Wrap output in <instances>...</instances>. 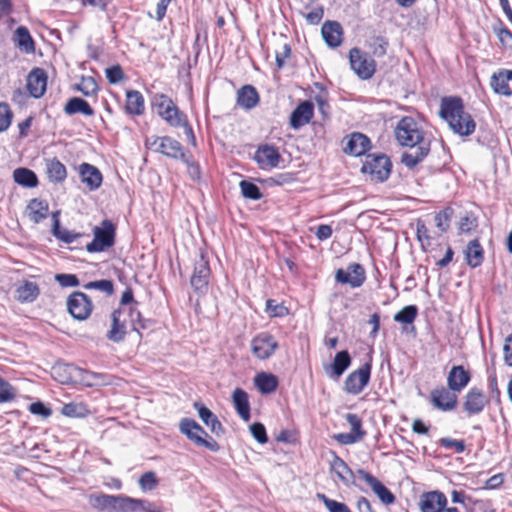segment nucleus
<instances>
[{
  "label": "nucleus",
  "instance_id": "obj_1",
  "mask_svg": "<svg viewBox=\"0 0 512 512\" xmlns=\"http://www.w3.org/2000/svg\"><path fill=\"white\" fill-rule=\"evenodd\" d=\"M395 137L401 146H407L409 151L401 155V162L408 168H414L430 151V143L423 137L417 121L412 117H403L395 128Z\"/></svg>",
  "mask_w": 512,
  "mask_h": 512
},
{
  "label": "nucleus",
  "instance_id": "obj_2",
  "mask_svg": "<svg viewBox=\"0 0 512 512\" xmlns=\"http://www.w3.org/2000/svg\"><path fill=\"white\" fill-rule=\"evenodd\" d=\"M439 113L454 133L460 136H469L474 133L476 128L475 121L464 110L463 102L460 98H443Z\"/></svg>",
  "mask_w": 512,
  "mask_h": 512
},
{
  "label": "nucleus",
  "instance_id": "obj_3",
  "mask_svg": "<svg viewBox=\"0 0 512 512\" xmlns=\"http://www.w3.org/2000/svg\"><path fill=\"white\" fill-rule=\"evenodd\" d=\"M151 105L157 114L172 127L186 124V115L174 104L172 99L163 93H156L151 99Z\"/></svg>",
  "mask_w": 512,
  "mask_h": 512
},
{
  "label": "nucleus",
  "instance_id": "obj_4",
  "mask_svg": "<svg viewBox=\"0 0 512 512\" xmlns=\"http://www.w3.org/2000/svg\"><path fill=\"white\" fill-rule=\"evenodd\" d=\"M91 505L101 511L106 512V510H117L122 512H132L136 509L142 507L143 501L132 499L123 496H113V495H98L90 497Z\"/></svg>",
  "mask_w": 512,
  "mask_h": 512
},
{
  "label": "nucleus",
  "instance_id": "obj_5",
  "mask_svg": "<svg viewBox=\"0 0 512 512\" xmlns=\"http://www.w3.org/2000/svg\"><path fill=\"white\" fill-rule=\"evenodd\" d=\"M179 430L196 446L205 447L210 451L219 450V444L194 420L183 418L179 423Z\"/></svg>",
  "mask_w": 512,
  "mask_h": 512
},
{
  "label": "nucleus",
  "instance_id": "obj_6",
  "mask_svg": "<svg viewBox=\"0 0 512 512\" xmlns=\"http://www.w3.org/2000/svg\"><path fill=\"white\" fill-rule=\"evenodd\" d=\"M392 164L384 154H368L362 165L361 171L368 174L375 182H383L391 173Z\"/></svg>",
  "mask_w": 512,
  "mask_h": 512
},
{
  "label": "nucleus",
  "instance_id": "obj_7",
  "mask_svg": "<svg viewBox=\"0 0 512 512\" xmlns=\"http://www.w3.org/2000/svg\"><path fill=\"white\" fill-rule=\"evenodd\" d=\"M93 234L92 242L86 246L88 252H102L114 245L115 227L109 220L102 221L101 226H95Z\"/></svg>",
  "mask_w": 512,
  "mask_h": 512
},
{
  "label": "nucleus",
  "instance_id": "obj_8",
  "mask_svg": "<svg viewBox=\"0 0 512 512\" xmlns=\"http://www.w3.org/2000/svg\"><path fill=\"white\" fill-rule=\"evenodd\" d=\"M145 146L156 152L161 153L169 158L177 159L179 157H184V154L182 152V146L181 144L169 137V136H151L146 138Z\"/></svg>",
  "mask_w": 512,
  "mask_h": 512
},
{
  "label": "nucleus",
  "instance_id": "obj_9",
  "mask_svg": "<svg viewBox=\"0 0 512 512\" xmlns=\"http://www.w3.org/2000/svg\"><path fill=\"white\" fill-rule=\"evenodd\" d=\"M350 66L361 79H370L375 73V61L367 53L358 48H352L349 52Z\"/></svg>",
  "mask_w": 512,
  "mask_h": 512
},
{
  "label": "nucleus",
  "instance_id": "obj_10",
  "mask_svg": "<svg viewBox=\"0 0 512 512\" xmlns=\"http://www.w3.org/2000/svg\"><path fill=\"white\" fill-rule=\"evenodd\" d=\"M67 308L73 318L85 320L90 316L93 305L85 293L74 292L67 300Z\"/></svg>",
  "mask_w": 512,
  "mask_h": 512
},
{
  "label": "nucleus",
  "instance_id": "obj_11",
  "mask_svg": "<svg viewBox=\"0 0 512 512\" xmlns=\"http://www.w3.org/2000/svg\"><path fill=\"white\" fill-rule=\"evenodd\" d=\"M371 374V364L365 363L359 369L351 372L344 382L347 393L357 395L368 384Z\"/></svg>",
  "mask_w": 512,
  "mask_h": 512
},
{
  "label": "nucleus",
  "instance_id": "obj_12",
  "mask_svg": "<svg viewBox=\"0 0 512 512\" xmlns=\"http://www.w3.org/2000/svg\"><path fill=\"white\" fill-rule=\"evenodd\" d=\"M253 354L260 360L271 357L278 348V342L269 333H260L251 341Z\"/></svg>",
  "mask_w": 512,
  "mask_h": 512
},
{
  "label": "nucleus",
  "instance_id": "obj_13",
  "mask_svg": "<svg viewBox=\"0 0 512 512\" xmlns=\"http://www.w3.org/2000/svg\"><path fill=\"white\" fill-rule=\"evenodd\" d=\"M457 392L450 390L448 387H438L431 391V403L438 410L447 412L457 407Z\"/></svg>",
  "mask_w": 512,
  "mask_h": 512
},
{
  "label": "nucleus",
  "instance_id": "obj_14",
  "mask_svg": "<svg viewBox=\"0 0 512 512\" xmlns=\"http://www.w3.org/2000/svg\"><path fill=\"white\" fill-rule=\"evenodd\" d=\"M335 279L341 284H349L352 288H358L366 279L365 270L360 264L352 263L347 270L338 269Z\"/></svg>",
  "mask_w": 512,
  "mask_h": 512
},
{
  "label": "nucleus",
  "instance_id": "obj_15",
  "mask_svg": "<svg viewBox=\"0 0 512 512\" xmlns=\"http://www.w3.org/2000/svg\"><path fill=\"white\" fill-rule=\"evenodd\" d=\"M345 146L343 151L351 156H361L370 149V139L359 132H354L350 136L344 138Z\"/></svg>",
  "mask_w": 512,
  "mask_h": 512
},
{
  "label": "nucleus",
  "instance_id": "obj_16",
  "mask_svg": "<svg viewBox=\"0 0 512 512\" xmlns=\"http://www.w3.org/2000/svg\"><path fill=\"white\" fill-rule=\"evenodd\" d=\"M210 277V267L204 255L201 254L199 259L195 262L194 271L191 276V286L195 291H203L207 288Z\"/></svg>",
  "mask_w": 512,
  "mask_h": 512
},
{
  "label": "nucleus",
  "instance_id": "obj_17",
  "mask_svg": "<svg viewBox=\"0 0 512 512\" xmlns=\"http://www.w3.org/2000/svg\"><path fill=\"white\" fill-rule=\"evenodd\" d=\"M254 160L260 168L270 169L278 166L281 155L276 147L265 144L258 147L254 154Z\"/></svg>",
  "mask_w": 512,
  "mask_h": 512
},
{
  "label": "nucleus",
  "instance_id": "obj_18",
  "mask_svg": "<svg viewBox=\"0 0 512 512\" xmlns=\"http://www.w3.org/2000/svg\"><path fill=\"white\" fill-rule=\"evenodd\" d=\"M489 403L487 396L477 387H472L465 395L464 410L469 415L479 414Z\"/></svg>",
  "mask_w": 512,
  "mask_h": 512
},
{
  "label": "nucleus",
  "instance_id": "obj_19",
  "mask_svg": "<svg viewBox=\"0 0 512 512\" xmlns=\"http://www.w3.org/2000/svg\"><path fill=\"white\" fill-rule=\"evenodd\" d=\"M447 505V498L440 491H430L420 496L419 507L421 512H440Z\"/></svg>",
  "mask_w": 512,
  "mask_h": 512
},
{
  "label": "nucleus",
  "instance_id": "obj_20",
  "mask_svg": "<svg viewBox=\"0 0 512 512\" xmlns=\"http://www.w3.org/2000/svg\"><path fill=\"white\" fill-rule=\"evenodd\" d=\"M490 86L493 91L503 96L512 95V70L501 69L491 76Z\"/></svg>",
  "mask_w": 512,
  "mask_h": 512
},
{
  "label": "nucleus",
  "instance_id": "obj_21",
  "mask_svg": "<svg viewBox=\"0 0 512 512\" xmlns=\"http://www.w3.org/2000/svg\"><path fill=\"white\" fill-rule=\"evenodd\" d=\"M471 379L470 372L462 365L453 366L447 376V386L450 390L460 393Z\"/></svg>",
  "mask_w": 512,
  "mask_h": 512
},
{
  "label": "nucleus",
  "instance_id": "obj_22",
  "mask_svg": "<svg viewBox=\"0 0 512 512\" xmlns=\"http://www.w3.org/2000/svg\"><path fill=\"white\" fill-rule=\"evenodd\" d=\"M47 75L41 68L33 69L27 77V90L34 98H40L46 91Z\"/></svg>",
  "mask_w": 512,
  "mask_h": 512
},
{
  "label": "nucleus",
  "instance_id": "obj_23",
  "mask_svg": "<svg viewBox=\"0 0 512 512\" xmlns=\"http://www.w3.org/2000/svg\"><path fill=\"white\" fill-rule=\"evenodd\" d=\"M314 107L310 101L300 103L291 113L290 125L294 130H298L308 124L313 118Z\"/></svg>",
  "mask_w": 512,
  "mask_h": 512
},
{
  "label": "nucleus",
  "instance_id": "obj_24",
  "mask_svg": "<svg viewBox=\"0 0 512 512\" xmlns=\"http://www.w3.org/2000/svg\"><path fill=\"white\" fill-rule=\"evenodd\" d=\"M332 460L330 462L331 470L335 472L339 480L344 485L354 484L355 476L353 471L348 467L345 461L340 458L334 451H330Z\"/></svg>",
  "mask_w": 512,
  "mask_h": 512
},
{
  "label": "nucleus",
  "instance_id": "obj_25",
  "mask_svg": "<svg viewBox=\"0 0 512 512\" xmlns=\"http://www.w3.org/2000/svg\"><path fill=\"white\" fill-rule=\"evenodd\" d=\"M351 364V357L348 351L343 350L336 354L334 361L331 365L325 367V372L328 377L338 379L345 372Z\"/></svg>",
  "mask_w": 512,
  "mask_h": 512
},
{
  "label": "nucleus",
  "instance_id": "obj_26",
  "mask_svg": "<svg viewBox=\"0 0 512 512\" xmlns=\"http://www.w3.org/2000/svg\"><path fill=\"white\" fill-rule=\"evenodd\" d=\"M322 37L330 47H338L342 42L343 29L336 21H326L321 29Z\"/></svg>",
  "mask_w": 512,
  "mask_h": 512
},
{
  "label": "nucleus",
  "instance_id": "obj_27",
  "mask_svg": "<svg viewBox=\"0 0 512 512\" xmlns=\"http://www.w3.org/2000/svg\"><path fill=\"white\" fill-rule=\"evenodd\" d=\"M194 408L198 411L199 418L210 428L211 432L219 436L224 433V428L217 416L207 407L199 402L194 403Z\"/></svg>",
  "mask_w": 512,
  "mask_h": 512
},
{
  "label": "nucleus",
  "instance_id": "obj_28",
  "mask_svg": "<svg viewBox=\"0 0 512 512\" xmlns=\"http://www.w3.org/2000/svg\"><path fill=\"white\" fill-rule=\"evenodd\" d=\"M79 173L82 182L85 183L90 190H96L100 187L102 183V174L98 168L88 163H82L79 166Z\"/></svg>",
  "mask_w": 512,
  "mask_h": 512
},
{
  "label": "nucleus",
  "instance_id": "obj_29",
  "mask_svg": "<svg viewBox=\"0 0 512 512\" xmlns=\"http://www.w3.org/2000/svg\"><path fill=\"white\" fill-rule=\"evenodd\" d=\"M62 369L63 370H66V369L73 370L76 377L79 376L80 381L88 387L104 384V380H103L104 375H102V374L88 372V371L79 369L73 365L60 366L55 369V372L58 373Z\"/></svg>",
  "mask_w": 512,
  "mask_h": 512
},
{
  "label": "nucleus",
  "instance_id": "obj_30",
  "mask_svg": "<svg viewBox=\"0 0 512 512\" xmlns=\"http://www.w3.org/2000/svg\"><path fill=\"white\" fill-rule=\"evenodd\" d=\"M125 312L126 309H117L112 313L111 329L108 331L107 337L113 342L118 343L125 337V320H121V315Z\"/></svg>",
  "mask_w": 512,
  "mask_h": 512
},
{
  "label": "nucleus",
  "instance_id": "obj_31",
  "mask_svg": "<svg viewBox=\"0 0 512 512\" xmlns=\"http://www.w3.org/2000/svg\"><path fill=\"white\" fill-rule=\"evenodd\" d=\"M467 264L471 268L480 266L484 260V250L478 239L470 241L465 250Z\"/></svg>",
  "mask_w": 512,
  "mask_h": 512
},
{
  "label": "nucleus",
  "instance_id": "obj_32",
  "mask_svg": "<svg viewBox=\"0 0 512 512\" xmlns=\"http://www.w3.org/2000/svg\"><path fill=\"white\" fill-rule=\"evenodd\" d=\"M233 403L239 416L244 420L250 419V405L248 394L241 388H236L233 392Z\"/></svg>",
  "mask_w": 512,
  "mask_h": 512
},
{
  "label": "nucleus",
  "instance_id": "obj_33",
  "mask_svg": "<svg viewBox=\"0 0 512 512\" xmlns=\"http://www.w3.org/2000/svg\"><path fill=\"white\" fill-rule=\"evenodd\" d=\"M48 203L39 199H32L27 206L29 219L34 223H39L48 216Z\"/></svg>",
  "mask_w": 512,
  "mask_h": 512
},
{
  "label": "nucleus",
  "instance_id": "obj_34",
  "mask_svg": "<svg viewBox=\"0 0 512 512\" xmlns=\"http://www.w3.org/2000/svg\"><path fill=\"white\" fill-rule=\"evenodd\" d=\"M64 112L67 115H74L77 113L85 116H93L94 110L87 101L79 97H73L68 100L64 107Z\"/></svg>",
  "mask_w": 512,
  "mask_h": 512
},
{
  "label": "nucleus",
  "instance_id": "obj_35",
  "mask_svg": "<svg viewBox=\"0 0 512 512\" xmlns=\"http://www.w3.org/2000/svg\"><path fill=\"white\" fill-rule=\"evenodd\" d=\"M258 101V93L251 85L243 86L237 93V103L243 108L251 109L257 105Z\"/></svg>",
  "mask_w": 512,
  "mask_h": 512
},
{
  "label": "nucleus",
  "instance_id": "obj_36",
  "mask_svg": "<svg viewBox=\"0 0 512 512\" xmlns=\"http://www.w3.org/2000/svg\"><path fill=\"white\" fill-rule=\"evenodd\" d=\"M46 172L51 182L60 183L67 177V170L63 163L53 158L46 162Z\"/></svg>",
  "mask_w": 512,
  "mask_h": 512
},
{
  "label": "nucleus",
  "instance_id": "obj_37",
  "mask_svg": "<svg viewBox=\"0 0 512 512\" xmlns=\"http://www.w3.org/2000/svg\"><path fill=\"white\" fill-rule=\"evenodd\" d=\"M126 111L129 114L141 115L144 112V98L139 91L129 90L126 93Z\"/></svg>",
  "mask_w": 512,
  "mask_h": 512
},
{
  "label": "nucleus",
  "instance_id": "obj_38",
  "mask_svg": "<svg viewBox=\"0 0 512 512\" xmlns=\"http://www.w3.org/2000/svg\"><path fill=\"white\" fill-rule=\"evenodd\" d=\"M39 295V287L36 283L31 281H25L19 285L16 289V298L18 301L33 302Z\"/></svg>",
  "mask_w": 512,
  "mask_h": 512
},
{
  "label": "nucleus",
  "instance_id": "obj_39",
  "mask_svg": "<svg viewBox=\"0 0 512 512\" xmlns=\"http://www.w3.org/2000/svg\"><path fill=\"white\" fill-rule=\"evenodd\" d=\"M13 179L17 184L23 187L33 188L38 185L36 174L32 170L24 167L17 168L13 171Z\"/></svg>",
  "mask_w": 512,
  "mask_h": 512
},
{
  "label": "nucleus",
  "instance_id": "obj_40",
  "mask_svg": "<svg viewBox=\"0 0 512 512\" xmlns=\"http://www.w3.org/2000/svg\"><path fill=\"white\" fill-rule=\"evenodd\" d=\"M255 385L259 391L263 394H269L274 392L278 386V379L273 374L259 373L255 379Z\"/></svg>",
  "mask_w": 512,
  "mask_h": 512
},
{
  "label": "nucleus",
  "instance_id": "obj_41",
  "mask_svg": "<svg viewBox=\"0 0 512 512\" xmlns=\"http://www.w3.org/2000/svg\"><path fill=\"white\" fill-rule=\"evenodd\" d=\"M15 42L19 49L25 51L26 53H34V41L26 27L20 26L16 29Z\"/></svg>",
  "mask_w": 512,
  "mask_h": 512
},
{
  "label": "nucleus",
  "instance_id": "obj_42",
  "mask_svg": "<svg viewBox=\"0 0 512 512\" xmlns=\"http://www.w3.org/2000/svg\"><path fill=\"white\" fill-rule=\"evenodd\" d=\"M58 214H59V212H54L52 214V218H53L52 233L57 239H59L63 242L72 243L74 240H76L80 236V234L69 231L67 229H61L60 222L58 219Z\"/></svg>",
  "mask_w": 512,
  "mask_h": 512
},
{
  "label": "nucleus",
  "instance_id": "obj_43",
  "mask_svg": "<svg viewBox=\"0 0 512 512\" xmlns=\"http://www.w3.org/2000/svg\"><path fill=\"white\" fill-rule=\"evenodd\" d=\"M367 47L376 57H382L386 54L388 41L382 36H371L367 40Z\"/></svg>",
  "mask_w": 512,
  "mask_h": 512
},
{
  "label": "nucleus",
  "instance_id": "obj_44",
  "mask_svg": "<svg viewBox=\"0 0 512 512\" xmlns=\"http://www.w3.org/2000/svg\"><path fill=\"white\" fill-rule=\"evenodd\" d=\"M90 413L87 406L83 403H68L62 408V414L67 417L83 418Z\"/></svg>",
  "mask_w": 512,
  "mask_h": 512
},
{
  "label": "nucleus",
  "instance_id": "obj_45",
  "mask_svg": "<svg viewBox=\"0 0 512 512\" xmlns=\"http://www.w3.org/2000/svg\"><path fill=\"white\" fill-rule=\"evenodd\" d=\"M418 314V308L415 305H408L394 315V321L403 324H412Z\"/></svg>",
  "mask_w": 512,
  "mask_h": 512
},
{
  "label": "nucleus",
  "instance_id": "obj_46",
  "mask_svg": "<svg viewBox=\"0 0 512 512\" xmlns=\"http://www.w3.org/2000/svg\"><path fill=\"white\" fill-rule=\"evenodd\" d=\"M369 486L384 504L389 505L394 503V495L377 478L375 482L371 483Z\"/></svg>",
  "mask_w": 512,
  "mask_h": 512
},
{
  "label": "nucleus",
  "instance_id": "obj_47",
  "mask_svg": "<svg viewBox=\"0 0 512 512\" xmlns=\"http://www.w3.org/2000/svg\"><path fill=\"white\" fill-rule=\"evenodd\" d=\"M98 89V85L92 77H83L81 82L76 86V90L86 97L95 95Z\"/></svg>",
  "mask_w": 512,
  "mask_h": 512
},
{
  "label": "nucleus",
  "instance_id": "obj_48",
  "mask_svg": "<svg viewBox=\"0 0 512 512\" xmlns=\"http://www.w3.org/2000/svg\"><path fill=\"white\" fill-rule=\"evenodd\" d=\"M239 185L241 188V193L245 198L252 200H259L262 198V193L256 184L242 180Z\"/></svg>",
  "mask_w": 512,
  "mask_h": 512
},
{
  "label": "nucleus",
  "instance_id": "obj_49",
  "mask_svg": "<svg viewBox=\"0 0 512 512\" xmlns=\"http://www.w3.org/2000/svg\"><path fill=\"white\" fill-rule=\"evenodd\" d=\"M346 421L351 426V433L355 434L360 440H362L366 432L362 429V420L357 414L348 413L345 416Z\"/></svg>",
  "mask_w": 512,
  "mask_h": 512
},
{
  "label": "nucleus",
  "instance_id": "obj_50",
  "mask_svg": "<svg viewBox=\"0 0 512 512\" xmlns=\"http://www.w3.org/2000/svg\"><path fill=\"white\" fill-rule=\"evenodd\" d=\"M158 482L155 472L148 471L140 477L139 486L143 491H151L157 487Z\"/></svg>",
  "mask_w": 512,
  "mask_h": 512
},
{
  "label": "nucleus",
  "instance_id": "obj_51",
  "mask_svg": "<svg viewBox=\"0 0 512 512\" xmlns=\"http://www.w3.org/2000/svg\"><path fill=\"white\" fill-rule=\"evenodd\" d=\"M85 289H96L100 290L107 295H111L114 291V285L111 280H98V281H91L84 285Z\"/></svg>",
  "mask_w": 512,
  "mask_h": 512
},
{
  "label": "nucleus",
  "instance_id": "obj_52",
  "mask_svg": "<svg viewBox=\"0 0 512 512\" xmlns=\"http://www.w3.org/2000/svg\"><path fill=\"white\" fill-rule=\"evenodd\" d=\"M126 312L124 314H128L130 318V323L132 329L139 332L140 329L146 328V325L142 319L141 313L135 308H125Z\"/></svg>",
  "mask_w": 512,
  "mask_h": 512
},
{
  "label": "nucleus",
  "instance_id": "obj_53",
  "mask_svg": "<svg viewBox=\"0 0 512 512\" xmlns=\"http://www.w3.org/2000/svg\"><path fill=\"white\" fill-rule=\"evenodd\" d=\"M453 210L450 207L445 208L435 216L436 226L441 232H445L449 227V221L452 216Z\"/></svg>",
  "mask_w": 512,
  "mask_h": 512
},
{
  "label": "nucleus",
  "instance_id": "obj_54",
  "mask_svg": "<svg viewBox=\"0 0 512 512\" xmlns=\"http://www.w3.org/2000/svg\"><path fill=\"white\" fill-rule=\"evenodd\" d=\"M266 311L271 317H284L289 313L284 305L276 303L273 299L267 300Z\"/></svg>",
  "mask_w": 512,
  "mask_h": 512
},
{
  "label": "nucleus",
  "instance_id": "obj_55",
  "mask_svg": "<svg viewBox=\"0 0 512 512\" xmlns=\"http://www.w3.org/2000/svg\"><path fill=\"white\" fill-rule=\"evenodd\" d=\"M12 117L13 114L8 104L0 103V132L8 129L11 124Z\"/></svg>",
  "mask_w": 512,
  "mask_h": 512
},
{
  "label": "nucleus",
  "instance_id": "obj_56",
  "mask_svg": "<svg viewBox=\"0 0 512 512\" xmlns=\"http://www.w3.org/2000/svg\"><path fill=\"white\" fill-rule=\"evenodd\" d=\"M105 74L111 84H117L124 78V72L120 65H113L106 68Z\"/></svg>",
  "mask_w": 512,
  "mask_h": 512
},
{
  "label": "nucleus",
  "instance_id": "obj_57",
  "mask_svg": "<svg viewBox=\"0 0 512 512\" xmlns=\"http://www.w3.org/2000/svg\"><path fill=\"white\" fill-rule=\"evenodd\" d=\"M15 397V389L0 378V403L9 402Z\"/></svg>",
  "mask_w": 512,
  "mask_h": 512
},
{
  "label": "nucleus",
  "instance_id": "obj_58",
  "mask_svg": "<svg viewBox=\"0 0 512 512\" xmlns=\"http://www.w3.org/2000/svg\"><path fill=\"white\" fill-rule=\"evenodd\" d=\"M440 445L446 449H455L457 453H462L465 450V443L463 440H455L449 437H444L439 440Z\"/></svg>",
  "mask_w": 512,
  "mask_h": 512
},
{
  "label": "nucleus",
  "instance_id": "obj_59",
  "mask_svg": "<svg viewBox=\"0 0 512 512\" xmlns=\"http://www.w3.org/2000/svg\"><path fill=\"white\" fill-rule=\"evenodd\" d=\"M250 431L253 437L261 444H265L268 441L266 429L261 423H254L250 426Z\"/></svg>",
  "mask_w": 512,
  "mask_h": 512
},
{
  "label": "nucleus",
  "instance_id": "obj_60",
  "mask_svg": "<svg viewBox=\"0 0 512 512\" xmlns=\"http://www.w3.org/2000/svg\"><path fill=\"white\" fill-rule=\"evenodd\" d=\"M291 48L289 44H284L280 50L276 51V66L278 69L284 67L286 59L290 57Z\"/></svg>",
  "mask_w": 512,
  "mask_h": 512
},
{
  "label": "nucleus",
  "instance_id": "obj_61",
  "mask_svg": "<svg viewBox=\"0 0 512 512\" xmlns=\"http://www.w3.org/2000/svg\"><path fill=\"white\" fill-rule=\"evenodd\" d=\"M55 279L63 287H74L79 284L78 278L74 274H57Z\"/></svg>",
  "mask_w": 512,
  "mask_h": 512
},
{
  "label": "nucleus",
  "instance_id": "obj_62",
  "mask_svg": "<svg viewBox=\"0 0 512 512\" xmlns=\"http://www.w3.org/2000/svg\"><path fill=\"white\" fill-rule=\"evenodd\" d=\"M29 411L34 415L42 418H48L51 415V409L46 407L42 402H34L29 406Z\"/></svg>",
  "mask_w": 512,
  "mask_h": 512
},
{
  "label": "nucleus",
  "instance_id": "obj_63",
  "mask_svg": "<svg viewBox=\"0 0 512 512\" xmlns=\"http://www.w3.org/2000/svg\"><path fill=\"white\" fill-rule=\"evenodd\" d=\"M333 437L338 443L342 445H351L361 441L357 436H355V434L351 432L335 434Z\"/></svg>",
  "mask_w": 512,
  "mask_h": 512
},
{
  "label": "nucleus",
  "instance_id": "obj_64",
  "mask_svg": "<svg viewBox=\"0 0 512 512\" xmlns=\"http://www.w3.org/2000/svg\"><path fill=\"white\" fill-rule=\"evenodd\" d=\"M503 354L505 363L512 366V333L505 339Z\"/></svg>",
  "mask_w": 512,
  "mask_h": 512
}]
</instances>
